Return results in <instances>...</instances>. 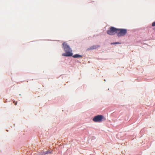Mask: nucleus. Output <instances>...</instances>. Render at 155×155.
<instances>
[{
  "label": "nucleus",
  "mask_w": 155,
  "mask_h": 155,
  "mask_svg": "<svg viewBox=\"0 0 155 155\" xmlns=\"http://www.w3.org/2000/svg\"><path fill=\"white\" fill-rule=\"evenodd\" d=\"M127 33V30L126 29H117V35L119 37L124 36Z\"/></svg>",
  "instance_id": "f257e3e1"
},
{
  "label": "nucleus",
  "mask_w": 155,
  "mask_h": 155,
  "mask_svg": "<svg viewBox=\"0 0 155 155\" xmlns=\"http://www.w3.org/2000/svg\"><path fill=\"white\" fill-rule=\"evenodd\" d=\"M105 120L104 117L102 115H98L94 117L93 119V121L95 122H101Z\"/></svg>",
  "instance_id": "f03ea898"
},
{
  "label": "nucleus",
  "mask_w": 155,
  "mask_h": 155,
  "mask_svg": "<svg viewBox=\"0 0 155 155\" xmlns=\"http://www.w3.org/2000/svg\"><path fill=\"white\" fill-rule=\"evenodd\" d=\"M117 28H115L113 27H111L110 29L107 30V33L108 34L111 35H115L117 34Z\"/></svg>",
  "instance_id": "7ed1b4c3"
},
{
  "label": "nucleus",
  "mask_w": 155,
  "mask_h": 155,
  "mask_svg": "<svg viewBox=\"0 0 155 155\" xmlns=\"http://www.w3.org/2000/svg\"><path fill=\"white\" fill-rule=\"evenodd\" d=\"M99 47H100V46L98 45H93V46H91L90 48H87V51H89V50H91L95 49Z\"/></svg>",
  "instance_id": "20e7f679"
},
{
  "label": "nucleus",
  "mask_w": 155,
  "mask_h": 155,
  "mask_svg": "<svg viewBox=\"0 0 155 155\" xmlns=\"http://www.w3.org/2000/svg\"><path fill=\"white\" fill-rule=\"evenodd\" d=\"M62 45L63 48L65 51H68V45L65 42H64L63 43Z\"/></svg>",
  "instance_id": "39448f33"
},
{
  "label": "nucleus",
  "mask_w": 155,
  "mask_h": 155,
  "mask_svg": "<svg viewBox=\"0 0 155 155\" xmlns=\"http://www.w3.org/2000/svg\"><path fill=\"white\" fill-rule=\"evenodd\" d=\"M73 57L74 58H81L82 57V56L81 55L76 54L74 55Z\"/></svg>",
  "instance_id": "423d86ee"
},
{
  "label": "nucleus",
  "mask_w": 155,
  "mask_h": 155,
  "mask_svg": "<svg viewBox=\"0 0 155 155\" xmlns=\"http://www.w3.org/2000/svg\"><path fill=\"white\" fill-rule=\"evenodd\" d=\"M70 48L68 47V56H71L73 55V54L72 53L69 51Z\"/></svg>",
  "instance_id": "0eeeda50"
},
{
  "label": "nucleus",
  "mask_w": 155,
  "mask_h": 155,
  "mask_svg": "<svg viewBox=\"0 0 155 155\" xmlns=\"http://www.w3.org/2000/svg\"><path fill=\"white\" fill-rule=\"evenodd\" d=\"M65 51L66 53H65L63 54L62 55L64 56H68V51Z\"/></svg>",
  "instance_id": "6e6552de"
},
{
  "label": "nucleus",
  "mask_w": 155,
  "mask_h": 155,
  "mask_svg": "<svg viewBox=\"0 0 155 155\" xmlns=\"http://www.w3.org/2000/svg\"><path fill=\"white\" fill-rule=\"evenodd\" d=\"M51 153V151H50L49 150H48V151H46L45 152V154H46L48 153Z\"/></svg>",
  "instance_id": "1a4fd4ad"
},
{
  "label": "nucleus",
  "mask_w": 155,
  "mask_h": 155,
  "mask_svg": "<svg viewBox=\"0 0 155 155\" xmlns=\"http://www.w3.org/2000/svg\"><path fill=\"white\" fill-rule=\"evenodd\" d=\"M120 43L119 42H115V43H112L111 44V45H113V44H120Z\"/></svg>",
  "instance_id": "9d476101"
},
{
  "label": "nucleus",
  "mask_w": 155,
  "mask_h": 155,
  "mask_svg": "<svg viewBox=\"0 0 155 155\" xmlns=\"http://www.w3.org/2000/svg\"><path fill=\"white\" fill-rule=\"evenodd\" d=\"M152 26H155V21L152 23Z\"/></svg>",
  "instance_id": "9b49d317"
},
{
  "label": "nucleus",
  "mask_w": 155,
  "mask_h": 155,
  "mask_svg": "<svg viewBox=\"0 0 155 155\" xmlns=\"http://www.w3.org/2000/svg\"><path fill=\"white\" fill-rule=\"evenodd\" d=\"M14 103L15 104V105H16L17 104V102H15V101H14Z\"/></svg>",
  "instance_id": "f8f14e48"
}]
</instances>
